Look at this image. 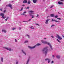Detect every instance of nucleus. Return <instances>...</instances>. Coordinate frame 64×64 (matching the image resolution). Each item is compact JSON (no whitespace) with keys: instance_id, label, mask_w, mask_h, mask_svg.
I'll use <instances>...</instances> for the list:
<instances>
[{"instance_id":"54","label":"nucleus","mask_w":64,"mask_h":64,"mask_svg":"<svg viewBox=\"0 0 64 64\" xmlns=\"http://www.w3.org/2000/svg\"><path fill=\"white\" fill-rule=\"evenodd\" d=\"M1 0H0V1H1Z\"/></svg>"},{"instance_id":"5","label":"nucleus","mask_w":64,"mask_h":64,"mask_svg":"<svg viewBox=\"0 0 64 64\" xmlns=\"http://www.w3.org/2000/svg\"><path fill=\"white\" fill-rule=\"evenodd\" d=\"M29 14H29V15L30 16H32V19H33V18H34V15H32V13H28Z\"/></svg>"},{"instance_id":"50","label":"nucleus","mask_w":64,"mask_h":64,"mask_svg":"<svg viewBox=\"0 0 64 64\" xmlns=\"http://www.w3.org/2000/svg\"><path fill=\"white\" fill-rule=\"evenodd\" d=\"M22 6H25V5H22Z\"/></svg>"},{"instance_id":"49","label":"nucleus","mask_w":64,"mask_h":64,"mask_svg":"<svg viewBox=\"0 0 64 64\" xmlns=\"http://www.w3.org/2000/svg\"><path fill=\"white\" fill-rule=\"evenodd\" d=\"M44 40H46V38H44Z\"/></svg>"},{"instance_id":"9","label":"nucleus","mask_w":64,"mask_h":64,"mask_svg":"<svg viewBox=\"0 0 64 64\" xmlns=\"http://www.w3.org/2000/svg\"><path fill=\"white\" fill-rule=\"evenodd\" d=\"M0 16H2V18H3L4 19L5 18L4 17V13L0 14Z\"/></svg>"},{"instance_id":"8","label":"nucleus","mask_w":64,"mask_h":64,"mask_svg":"<svg viewBox=\"0 0 64 64\" xmlns=\"http://www.w3.org/2000/svg\"><path fill=\"white\" fill-rule=\"evenodd\" d=\"M12 5L11 4H8V5H7L6 7H10L11 8V9H12Z\"/></svg>"},{"instance_id":"35","label":"nucleus","mask_w":64,"mask_h":64,"mask_svg":"<svg viewBox=\"0 0 64 64\" xmlns=\"http://www.w3.org/2000/svg\"><path fill=\"white\" fill-rule=\"evenodd\" d=\"M52 57H53V58H55V56H54V55H52Z\"/></svg>"},{"instance_id":"26","label":"nucleus","mask_w":64,"mask_h":64,"mask_svg":"<svg viewBox=\"0 0 64 64\" xmlns=\"http://www.w3.org/2000/svg\"><path fill=\"white\" fill-rule=\"evenodd\" d=\"M22 10H23V8H21V9L20 10V11H21Z\"/></svg>"},{"instance_id":"10","label":"nucleus","mask_w":64,"mask_h":64,"mask_svg":"<svg viewBox=\"0 0 64 64\" xmlns=\"http://www.w3.org/2000/svg\"><path fill=\"white\" fill-rule=\"evenodd\" d=\"M4 48L5 49H6L7 50H9V51H11L12 50H11V48H10L5 47Z\"/></svg>"},{"instance_id":"20","label":"nucleus","mask_w":64,"mask_h":64,"mask_svg":"<svg viewBox=\"0 0 64 64\" xmlns=\"http://www.w3.org/2000/svg\"><path fill=\"white\" fill-rule=\"evenodd\" d=\"M1 60L2 62H3V58H1Z\"/></svg>"},{"instance_id":"25","label":"nucleus","mask_w":64,"mask_h":64,"mask_svg":"<svg viewBox=\"0 0 64 64\" xmlns=\"http://www.w3.org/2000/svg\"><path fill=\"white\" fill-rule=\"evenodd\" d=\"M9 18V17H8L5 20V21H7V20H8V19Z\"/></svg>"},{"instance_id":"34","label":"nucleus","mask_w":64,"mask_h":64,"mask_svg":"<svg viewBox=\"0 0 64 64\" xmlns=\"http://www.w3.org/2000/svg\"><path fill=\"white\" fill-rule=\"evenodd\" d=\"M36 24V25H38V26H40V25H39V24Z\"/></svg>"},{"instance_id":"39","label":"nucleus","mask_w":64,"mask_h":64,"mask_svg":"<svg viewBox=\"0 0 64 64\" xmlns=\"http://www.w3.org/2000/svg\"><path fill=\"white\" fill-rule=\"evenodd\" d=\"M51 37H52V38H54V36H52Z\"/></svg>"},{"instance_id":"31","label":"nucleus","mask_w":64,"mask_h":64,"mask_svg":"<svg viewBox=\"0 0 64 64\" xmlns=\"http://www.w3.org/2000/svg\"><path fill=\"white\" fill-rule=\"evenodd\" d=\"M25 13H26V12H24L23 13V14H25Z\"/></svg>"},{"instance_id":"12","label":"nucleus","mask_w":64,"mask_h":64,"mask_svg":"<svg viewBox=\"0 0 64 64\" xmlns=\"http://www.w3.org/2000/svg\"><path fill=\"white\" fill-rule=\"evenodd\" d=\"M56 57L58 59H60V56L59 55H58L56 56Z\"/></svg>"},{"instance_id":"13","label":"nucleus","mask_w":64,"mask_h":64,"mask_svg":"<svg viewBox=\"0 0 64 64\" xmlns=\"http://www.w3.org/2000/svg\"><path fill=\"white\" fill-rule=\"evenodd\" d=\"M58 4H63V3L61 2H58Z\"/></svg>"},{"instance_id":"48","label":"nucleus","mask_w":64,"mask_h":64,"mask_svg":"<svg viewBox=\"0 0 64 64\" xmlns=\"http://www.w3.org/2000/svg\"><path fill=\"white\" fill-rule=\"evenodd\" d=\"M32 27H33V26H30V28H32Z\"/></svg>"},{"instance_id":"6","label":"nucleus","mask_w":64,"mask_h":64,"mask_svg":"<svg viewBox=\"0 0 64 64\" xmlns=\"http://www.w3.org/2000/svg\"><path fill=\"white\" fill-rule=\"evenodd\" d=\"M50 20V19H47L46 20L45 23L46 24H48V22Z\"/></svg>"},{"instance_id":"32","label":"nucleus","mask_w":64,"mask_h":64,"mask_svg":"<svg viewBox=\"0 0 64 64\" xmlns=\"http://www.w3.org/2000/svg\"><path fill=\"white\" fill-rule=\"evenodd\" d=\"M57 19H58V20H61V19L60 18H57Z\"/></svg>"},{"instance_id":"40","label":"nucleus","mask_w":64,"mask_h":64,"mask_svg":"<svg viewBox=\"0 0 64 64\" xmlns=\"http://www.w3.org/2000/svg\"><path fill=\"white\" fill-rule=\"evenodd\" d=\"M19 30H21V28H19Z\"/></svg>"},{"instance_id":"23","label":"nucleus","mask_w":64,"mask_h":64,"mask_svg":"<svg viewBox=\"0 0 64 64\" xmlns=\"http://www.w3.org/2000/svg\"><path fill=\"white\" fill-rule=\"evenodd\" d=\"M26 36L28 37V38H30V36L28 34H26Z\"/></svg>"},{"instance_id":"11","label":"nucleus","mask_w":64,"mask_h":64,"mask_svg":"<svg viewBox=\"0 0 64 64\" xmlns=\"http://www.w3.org/2000/svg\"><path fill=\"white\" fill-rule=\"evenodd\" d=\"M52 21H55V22H58V23H59L60 22V21H58L55 20H54L53 19H52Z\"/></svg>"},{"instance_id":"52","label":"nucleus","mask_w":64,"mask_h":64,"mask_svg":"<svg viewBox=\"0 0 64 64\" xmlns=\"http://www.w3.org/2000/svg\"><path fill=\"white\" fill-rule=\"evenodd\" d=\"M63 37H64V36H63Z\"/></svg>"},{"instance_id":"1","label":"nucleus","mask_w":64,"mask_h":64,"mask_svg":"<svg viewBox=\"0 0 64 64\" xmlns=\"http://www.w3.org/2000/svg\"><path fill=\"white\" fill-rule=\"evenodd\" d=\"M42 43H44V44H48V45H49L51 49L52 50H53V48H52V46H51L50 43H48L47 42L45 41H44L43 40H42Z\"/></svg>"},{"instance_id":"16","label":"nucleus","mask_w":64,"mask_h":64,"mask_svg":"<svg viewBox=\"0 0 64 64\" xmlns=\"http://www.w3.org/2000/svg\"><path fill=\"white\" fill-rule=\"evenodd\" d=\"M22 51L23 53H24V55H26V53H25V52H24V51H23V50H22Z\"/></svg>"},{"instance_id":"51","label":"nucleus","mask_w":64,"mask_h":64,"mask_svg":"<svg viewBox=\"0 0 64 64\" xmlns=\"http://www.w3.org/2000/svg\"><path fill=\"white\" fill-rule=\"evenodd\" d=\"M49 16H48L47 17V18H48V17H49Z\"/></svg>"},{"instance_id":"33","label":"nucleus","mask_w":64,"mask_h":64,"mask_svg":"<svg viewBox=\"0 0 64 64\" xmlns=\"http://www.w3.org/2000/svg\"><path fill=\"white\" fill-rule=\"evenodd\" d=\"M53 6H54V5H52V6H50V8H52L53 7Z\"/></svg>"},{"instance_id":"30","label":"nucleus","mask_w":64,"mask_h":64,"mask_svg":"<svg viewBox=\"0 0 64 64\" xmlns=\"http://www.w3.org/2000/svg\"><path fill=\"white\" fill-rule=\"evenodd\" d=\"M54 25H52L50 27H51V28H52V27H54Z\"/></svg>"},{"instance_id":"38","label":"nucleus","mask_w":64,"mask_h":64,"mask_svg":"<svg viewBox=\"0 0 64 64\" xmlns=\"http://www.w3.org/2000/svg\"><path fill=\"white\" fill-rule=\"evenodd\" d=\"M53 62H53V61H52L51 62V63H52V64H53Z\"/></svg>"},{"instance_id":"53","label":"nucleus","mask_w":64,"mask_h":64,"mask_svg":"<svg viewBox=\"0 0 64 64\" xmlns=\"http://www.w3.org/2000/svg\"><path fill=\"white\" fill-rule=\"evenodd\" d=\"M58 14H59V12H58Z\"/></svg>"},{"instance_id":"28","label":"nucleus","mask_w":64,"mask_h":64,"mask_svg":"<svg viewBox=\"0 0 64 64\" xmlns=\"http://www.w3.org/2000/svg\"><path fill=\"white\" fill-rule=\"evenodd\" d=\"M55 18H58V16H54Z\"/></svg>"},{"instance_id":"15","label":"nucleus","mask_w":64,"mask_h":64,"mask_svg":"<svg viewBox=\"0 0 64 64\" xmlns=\"http://www.w3.org/2000/svg\"><path fill=\"white\" fill-rule=\"evenodd\" d=\"M28 12L29 13H33L34 12V11L32 10H29L28 11Z\"/></svg>"},{"instance_id":"36","label":"nucleus","mask_w":64,"mask_h":64,"mask_svg":"<svg viewBox=\"0 0 64 64\" xmlns=\"http://www.w3.org/2000/svg\"><path fill=\"white\" fill-rule=\"evenodd\" d=\"M16 28H12V30H15Z\"/></svg>"},{"instance_id":"22","label":"nucleus","mask_w":64,"mask_h":64,"mask_svg":"<svg viewBox=\"0 0 64 64\" xmlns=\"http://www.w3.org/2000/svg\"><path fill=\"white\" fill-rule=\"evenodd\" d=\"M29 59H28V60L27 62H26V64H28V62H29Z\"/></svg>"},{"instance_id":"45","label":"nucleus","mask_w":64,"mask_h":64,"mask_svg":"<svg viewBox=\"0 0 64 64\" xmlns=\"http://www.w3.org/2000/svg\"><path fill=\"white\" fill-rule=\"evenodd\" d=\"M15 42H17V40H16V39H15Z\"/></svg>"},{"instance_id":"14","label":"nucleus","mask_w":64,"mask_h":64,"mask_svg":"<svg viewBox=\"0 0 64 64\" xmlns=\"http://www.w3.org/2000/svg\"><path fill=\"white\" fill-rule=\"evenodd\" d=\"M37 0H33V2L34 3H36L37 2Z\"/></svg>"},{"instance_id":"7","label":"nucleus","mask_w":64,"mask_h":64,"mask_svg":"<svg viewBox=\"0 0 64 64\" xmlns=\"http://www.w3.org/2000/svg\"><path fill=\"white\" fill-rule=\"evenodd\" d=\"M45 60L48 61V63H50V61H51V60H50V59H49L48 58L45 59Z\"/></svg>"},{"instance_id":"44","label":"nucleus","mask_w":64,"mask_h":64,"mask_svg":"<svg viewBox=\"0 0 64 64\" xmlns=\"http://www.w3.org/2000/svg\"><path fill=\"white\" fill-rule=\"evenodd\" d=\"M32 29H35V28H32Z\"/></svg>"},{"instance_id":"27","label":"nucleus","mask_w":64,"mask_h":64,"mask_svg":"<svg viewBox=\"0 0 64 64\" xmlns=\"http://www.w3.org/2000/svg\"><path fill=\"white\" fill-rule=\"evenodd\" d=\"M57 41H58V42H59V43H60L61 42L60 41H59V40H58V39H57Z\"/></svg>"},{"instance_id":"3","label":"nucleus","mask_w":64,"mask_h":64,"mask_svg":"<svg viewBox=\"0 0 64 64\" xmlns=\"http://www.w3.org/2000/svg\"><path fill=\"white\" fill-rule=\"evenodd\" d=\"M39 45H40V44H38L36 45L33 47H31L29 46H28V47L30 49H34L35 47H36V46H39Z\"/></svg>"},{"instance_id":"43","label":"nucleus","mask_w":64,"mask_h":64,"mask_svg":"<svg viewBox=\"0 0 64 64\" xmlns=\"http://www.w3.org/2000/svg\"><path fill=\"white\" fill-rule=\"evenodd\" d=\"M22 15H24L25 16H27V15L26 14H22Z\"/></svg>"},{"instance_id":"17","label":"nucleus","mask_w":64,"mask_h":64,"mask_svg":"<svg viewBox=\"0 0 64 64\" xmlns=\"http://www.w3.org/2000/svg\"><path fill=\"white\" fill-rule=\"evenodd\" d=\"M27 0H24V1L23 3H27Z\"/></svg>"},{"instance_id":"4","label":"nucleus","mask_w":64,"mask_h":64,"mask_svg":"<svg viewBox=\"0 0 64 64\" xmlns=\"http://www.w3.org/2000/svg\"><path fill=\"white\" fill-rule=\"evenodd\" d=\"M57 38H58V39L59 40H62V38L61 37H60V36H59L58 34L56 35Z\"/></svg>"},{"instance_id":"29","label":"nucleus","mask_w":64,"mask_h":64,"mask_svg":"<svg viewBox=\"0 0 64 64\" xmlns=\"http://www.w3.org/2000/svg\"><path fill=\"white\" fill-rule=\"evenodd\" d=\"M29 9V7H27L26 8V9Z\"/></svg>"},{"instance_id":"24","label":"nucleus","mask_w":64,"mask_h":64,"mask_svg":"<svg viewBox=\"0 0 64 64\" xmlns=\"http://www.w3.org/2000/svg\"><path fill=\"white\" fill-rule=\"evenodd\" d=\"M28 41L26 40L24 42V43H28Z\"/></svg>"},{"instance_id":"41","label":"nucleus","mask_w":64,"mask_h":64,"mask_svg":"<svg viewBox=\"0 0 64 64\" xmlns=\"http://www.w3.org/2000/svg\"><path fill=\"white\" fill-rule=\"evenodd\" d=\"M31 20V19H30L28 20V21H30Z\"/></svg>"},{"instance_id":"46","label":"nucleus","mask_w":64,"mask_h":64,"mask_svg":"<svg viewBox=\"0 0 64 64\" xmlns=\"http://www.w3.org/2000/svg\"><path fill=\"white\" fill-rule=\"evenodd\" d=\"M0 11H2V9L1 8L0 9Z\"/></svg>"},{"instance_id":"19","label":"nucleus","mask_w":64,"mask_h":64,"mask_svg":"<svg viewBox=\"0 0 64 64\" xmlns=\"http://www.w3.org/2000/svg\"><path fill=\"white\" fill-rule=\"evenodd\" d=\"M51 17H53L54 16V14H51L50 15Z\"/></svg>"},{"instance_id":"18","label":"nucleus","mask_w":64,"mask_h":64,"mask_svg":"<svg viewBox=\"0 0 64 64\" xmlns=\"http://www.w3.org/2000/svg\"><path fill=\"white\" fill-rule=\"evenodd\" d=\"M2 32H4L5 33H6V31L4 30H2Z\"/></svg>"},{"instance_id":"42","label":"nucleus","mask_w":64,"mask_h":64,"mask_svg":"<svg viewBox=\"0 0 64 64\" xmlns=\"http://www.w3.org/2000/svg\"><path fill=\"white\" fill-rule=\"evenodd\" d=\"M38 16L39 15L38 14H37L36 17H38Z\"/></svg>"},{"instance_id":"21","label":"nucleus","mask_w":64,"mask_h":64,"mask_svg":"<svg viewBox=\"0 0 64 64\" xmlns=\"http://www.w3.org/2000/svg\"><path fill=\"white\" fill-rule=\"evenodd\" d=\"M31 1L30 0H28V4H30V2Z\"/></svg>"},{"instance_id":"47","label":"nucleus","mask_w":64,"mask_h":64,"mask_svg":"<svg viewBox=\"0 0 64 64\" xmlns=\"http://www.w3.org/2000/svg\"><path fill=\"white\" fill-rule=\"evenodd\" d=\"M5 12H6V11L4 10V11L3 12H4V13H5Z\"/></svg>"},{"instance_id":"37","label":"nucleus","mask_w":64,"mask_h":64,"mask_svg":"<svg viewBox=\"0 0 64 64\" xmlns=\"http://www.w3.org/2000/svg\"><path fill=\"white\" fill-rule=\"evenodd\" d=\"M18 61H16V64H18Z\"/></svg>"},{"instance_id":"2","label":"nucleus","mask_w":64,"mask_h":64,"mask_svg":"<svg viewBox=\"0 0 64 64\" xmlns=\"http://www.w3.org/2000/svg\"><path fill=\"white\" fill-rule=\"evenodd\" d=\"M48 48V47L46 46L45 48L44 49L42 50V51H43V52H44V51L46 53L45 55H46L47 54V53L48 52V49H47Z\"/></svg>"}]
</instances>
